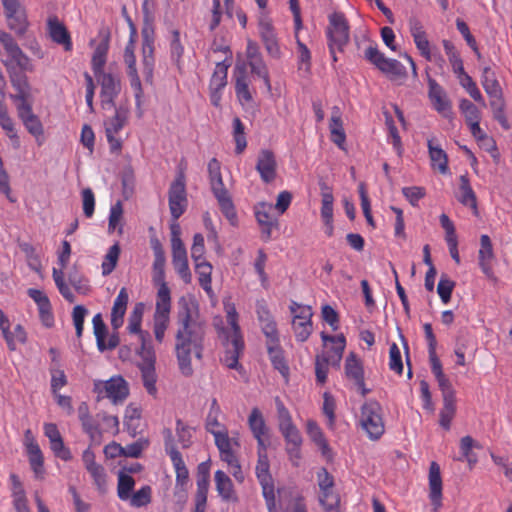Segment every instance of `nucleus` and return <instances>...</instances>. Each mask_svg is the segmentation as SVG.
<instances>
[{"label":"nucleus","mask_w":512,"mask_h":512,"mask_svg":"<svg viewBox=\"0 0 512 512\" xmlns=\"http://www.w3.org/2000/svg\"><path fill=\"white\" fill-rule=\"evenodd\" d=\"M175 354L179 370L185 377L193 375L192 355L198 360L203 357L207 325L198 319V305L184 297L179 301L176 316Z\"/></svg>","instance_id":"f257e3e1"},{"label":"nucleus","mask_w":512,"mask_h":512,"mask_svg":"<svg viewBox=\"0 0 512 512\" xmlns=\"http://www.w3.org/2000/svg\"><path fill=\"white\" fill-rule=\"evenodd\" d=\"M208 173L211 190L218 201L221 212L232 226H237L238 218L235 206L228 190L224 186L221 175L220 162L216 158H212L209 161Z\"/></svg>","instance_id":"f03ea898"},{"label":"nucleus","mask_w":512,"mask_h":512,"mask_svg":"<svg viewBox=\"0 0 512 512\" xmlns=\"http://www.w3.org/2000/svg\"><path fill=\"white\" fill-rule=\"evenodd\" d=\"M151 0H144L142 4L144 26L141 31L142 35V73L145 81L149 84L153 83V71L155 65L154 58V28L153 14L150 11L149 3Z\"/></svg>","instance_id":"7ed1b4c3"},{"label":"nucleus","mask_w":512,"mask_h":512,"mask_svg":"<svg viewBox=\"0 0 512 512\" xmlns=\"http://www.w3.org/2000/svg\"><path fill=\"white\" fill-rule=\"evenodd\" d=\"M227 322L231 326L232 332L227 336L226 350L222 362L229 368L238 370L242 368L239 364V358L244 350V340L238 324V314L234 305L226 307Z\"/></svg>","instance_id":"20e7f679"},{"label":"nucleus","mask_w":512,"mask_h":512,"mask_svg":"<svg viewBox=\"0 0 512 512\" xmlns=\"http://www.w3.org/2000/svg\"><path fill=\"white\" fill-rule=\"evenodd\" d=\"M326 37L332 61L336 63L338 61L337 52L343 53L350 41V27L343 13L334 12L329 16Z\"/></svg>","instance_id":"39448f33"},{"label":"nucleus","mask_w":512,"mask_h":512,"mask_svg":"<svg viewBox=\"0 0 512 512\" xmlns=\"http://www.w3.org/2000/svg\"><path fill=\"white\" fill-rule=\"evenodd\" d=\"M364 58L392 81L407 77L405 67L396 59L386 58L377 46L369 45L364 50Z\"/></svg>","instance_id":"423d86ee"},{"label":"nucleus","mask_w":512,"mask_h":512,"mask_svg":"<svg viewBox=\"0 0 512 512\" xmlns=\"http://www.w3.org/2000/svg\"><path fill=\"white\" fill-rule=\"evenodd\" d=\"M360 423L372 440H378L384 433L382 407L376 400H369L361 407Z\"/></svg>","instance_id":"0eeeda50"},{"label":"nucleus","mask_w":512,"mask_h":512,"mask_svg":"<svg viewBox=\"0 0 512 512\" xmlns=\"http://www.w3.org/2000/svg\"><path fill=\"white\" fill-rule=\"evenodd\" d=\"M128 24L131 30L130 39L124 50V62L127 65V74L130 78L131 87L135 90V98L137 106H140L141 97L143 95V89L141 80L136 68V57L134 54L135 50V38L137 36V30L132 22L131 18L128 17Z\"/></svg>","instance_id":"6e6552de"},{"label":"nucleus","mask_w":512,"mask_h":512,"mask_svg":"<svg viewBox=\"0 0 512 512\" xmlns=\"http://www.w3.org/2000/svg\"><path fill=\"white\" fill-rule=\"evenodd\" d=\"M168 201L171 216L176 221L186 211L188 205L186 192V177L183 169H179L176 178L168 191Z\"/></svg>","instance_id":"1a4fd4ad"},{"label":"nucleus","mask_w":512,"mask_h":512,"mask_svg":"<svg viewBox=\"0 0 512 512\" xmlns=\"http://www.w3.org/2000/svg\"><path fill=\"white\" fill-rule=\"evenodd\" d=\"M94 391L98 394L97 402L107 397L115 405L123 403L129 396L128 383L122 376H114L105 382H95Z\"/></svg>","instance_id":"9d476101"},{"label":"nucleus","mask_w":512,"mask_h":512,"mask_svg":"<svg viewBox=\"0 0 512 512\" xmlns=\"http://www.w3.org/2000/svg\"><path fill=\"white\" fill-rule=\"evenodd\" d=\"M101 86V105L103 109L107 107H115V98L121 91V82L118 76L111 73L102 72L95 75Z\"/></svg>","instance_id":"9b49d317"},{"label":"nucleus","mask_w":512,"mask_h":512,"mask_svg":"<svg viewBox=\"0 0 512 512\" xmlns=\"http://www.w3.org/2000/svg\"><path fill=\"white\" fill-rule=\"evenodd\" d=\"M248 426L257 441V448L268 447L270 444L269 428L259 408L254 407L251 410Z\"/></svg>","instance_id":"f8f14e48"},{"label":"nucleus","mask_w":512,"mask_h":512,"mask_svg":"<svg viewBox=\"0 0 512 512\" xmlns=\"http://www.w3.org/2000/svg\"><path fill=\"white\" fill-rule=\"evenodd\" d=\"M259 34L269 56L279 59L281 50L271 20L267 16L259 19Z\"/></svg>","instance_id":"ddd939ff"},{"label":"nucleus","mask_w":512,"mask_h":512,"mask_svg":"<svg viewBox=\"0 0 512 512\" xmlns=\"http://www.w3.org/2000/svg\"><path fill=\"white\" fill-rule=\"evenodd\" d=\"M313 311L311 306H304L302 310L292 318V329L296 340L305 342L313 332Z\"/></svg>","instance_id":"4468645a"},{"label":"nucleus","mask_w":512,"mask_h":512,"mask_svg":"<svg viewBox=\"0 0 512 512\" xmlns=\"http://www.w3.org/2000/svg\"><path fill=\"white\" fill-rule=\"evenodd\" d=\"M268 447L257 448L258 461L256 476L262 488V494L273 493L274 481L270 474V463L267 455Z\"/></svg>","instance_id":"2eb2a0df"},{"label":"nucleus","mask_w":512,"mask_h":512,"mask_svg":"<svg viewBox=\"0 0 512 512\" xmlns=\"http://www.w3.org/2000/svg\"><path fill=\"white\" fill-rule=\"evenodd\" d=\"M255 168L263 182H273L277 176V162L274 152L269 149L260 150Z\"/></svg>","instance_id":"dca6fc26"},{"label":"nucleus","mask_w":512,"mask_h":512,"mask_svg":"<svg viewBox=\"0 0 512 512\" xmlns=\"http://www.w3.org/2000/svg\"><path fill=\"white\" fill-rule=\"evenodd\" d=\"M429 498L435 512L442 506V478L440 467L436 462H432L429 468Z\"/></svg>","instance_id":"f3484780"},{"label":"nucleus","mask_w":512,"mask_h":512,"mask_svg":"<svg viewBox=\"0 0 512 512\" xmlns=\"http://www.w3.org/2000/svg\"><path fill=\"white\" fill-rule=\"evenodd\" d=\"M266 346L270 361L274 369L278 370L283 377L287 378L289 376V366L284 357V351L280 346L279 337H277L276 340H267Z\"/></svg>","instance_id":"a211bd4d"},{"label":"nucleus","mask_w":512,"mask_h":512,"mask_svg":"<svg viewBox=\"0 0 512 512\" xmlns=\"http://www.w3.org/2000/svg\"><path fill=\"white\" fill-rule=\"evenodd\" d=\"M48 32L53 42L62 45L65 51L72 50L71 36L67 28L56 16L48 19Z\"/></svg>","instance_id":"6ab92c4d"},{"label":"nucleus","mask_w":512,"mask_h":512,"mask_svg":"<svg viewBox=\"0 0 512 512\" xmlns=\"http://www.w3.org/2000/svg\"><path fill=\"white\" fill-rule=\"evenodd\" d=\"M281 434L286 441V451L291 459H300V447L302 437L300 431L294 424L279 428Z\"/></svg>","instance_id":"aec40b11"},{"label":"nucleus","mask_w":512,"mask_h":512,"mask_svg":"<svg viewBox=\"0 0 512 512\" xmlns=\"http://www.w3.org/2000/svg\"><path fill=\"white\" fill-rule=\"evenodd\" d=\"M17 114L27 131L33 135L38 144L41 145L42 141H40L39 138L43 137L44 129L39 117L33 113L32 108H29L28 105L23 107Z\"/></svg>","instance_id":"412c9836"},{"label":"nucleus","mask_w":512,"mask_h":512,"mask_svg":"<svg viewBox=\"0 0 512 512\" xmlns=\"http://www.w3.org/2000/svg\"><path fill=\"white\" fill-rule=\"evenodd\" d=\"M235 77V92L239 101L246 103L253 100L252 94L249 90V79L244 64H237L234 69Z\"/></svg>","instance_id":"4be33fe9"},{"label":"nucleus","mask_w":512,"mask_h":512,"mask_svg":"<svg viewBox=\"0 0 512 512\" xmlns=\"http://www.w3.org/2000/svg\"><path fill=\"white\" fill-rule=\"evenodd\" d=\"M430 361L431 371L435 376L439 389L442 392V398L456 397L455 390L448 377L444 374L442 364L439 358Z\"/></svg>","instance_id":"5701e85b"},{"label":"nucleus","mask_w":512,"mask_h":512,"mask_svg":"<svg viewBox=\"0 0 512 512\" xmlns=\"http://www.w3.org/2000/svg\"><path fill=\"white\" fill-rule=\"evenodd\" d=\"M345 376L347 379L362 386L364 379V367L362 361L354 352H350L345 360Z\"/></svg>","instance_id":"b1692460"},{"label":"nucleus","mask_w":512,"mask_h":512,"mask_svg":"<svg viewBox=\"0 0 512 512\" xmlns=\"http://www.w3.org/2000/svg\"><path fill=\"white\" fill-rule=\"evenodd\" d=\"M257 316L258 320L262 324V332L264 333L266 339L276 340V338L279 337V332L277 329V324L268 308L264 305L258 306Z\"/></svg>","instance_id":"393cba45"},{"label":"nucleus","mask_w":512,"mask_h":512,"mask_svg":"<svg viewBox=\"0 0 512 512\" xmlns=\"http://www.w3.org/2000/svg\"><path fill=\"white\" fill-rule=\"evenodd\" d=\"M113 108L115 109L114 116L104 122L105 133L117 134L127 124L129 109L124 104Z\"/></svg>","instance_id":"a878e982"},{"label":"nucleus","mask_w":512,"mask_h":512,"mask_svg":"<svg viewBox=\"0 0 512 512\" xmlns=\"http://www.w3.org/2000/svg\"><path fill=\"white\" fill-rule=\"evenodd\" d=\"M216 490L225 501H237V496L234 492V486L231 479L225 472L218 470L215 472Z\"/></svg>","instance_id":"bb28decb"},{"label":"nucleus","mask_w":512,"mask_h":512,"mask_svg":"<svg viewBox=\"0 0 512 512\" xmlns=\"http://www.w3.org/2000/svg\"><path fill=\"white\" fill-rule=\"evenodd\" d=\"M427 146L432 167H437L442 174L447 173L448 156L446 152L439 146L434 145V139H429L427 142Z\"/></svg>","instance_id":"cd10ccee"},{"label":"nucleus","mask_w":512,"mask_h":512,"mask_svg":"<svg viewBox=\"0 0 512 512\" xmlns=\"http://www.w3.org/2000/svg\"><path fill=\"white\" fill-rule=\"evenodd\" d=\"M143 313H144V304L137 303V304H135L132 312L130 313L129 319H128V321H129L128 326H127L128 331L133 334H138L139 338L150 337L149 332L143 331L141 329Z\"/></svg>","instance_id":"c85d7f7f"},{"label":"nucleus","mask_w":512,"mask_h":512,"mask_svg":"<svg viewBox=\"0 0 512 512\" xmlns=\"http://www.w3.org/2000/svg\"><path fill=\"white\" fill-rule=\"evenodd\" d=\"M171 461L176 471V488L185 492V486L189 481V472L180 452H173Z\"/></svg>","instance_id":"c756f323"},{"label":"nucleus","mask_w":512,"mask_h":512,"mask_svg":"<svg viewBox=\"0 0 512 512\" xmlns=\"http://www.w3.org/2000/svg\"><path fill=\"white\" fill-rule=\"evenodd\" d=\"M481 84L488 96H496L497 93L500 95L503 91L495 72L489 66L483 68Z\"/></svg>","instance_id":"7c9ffc66"},{"label":"nucleus","mask_w":512,"mask_h":512,"mask_svg":"<svg viewBox=\"0 0 512 512\" xmlns=\"http://www.w3.org/2000/svg\"><path fill=\"white\" fill-rule=\"evenodd\" d=\"M460 191L461 196L458 200L465 206H470L474 213L477 214V200L476 195L470 185L469 178L467 175L460 176Z\"/></svg>","instance_id":"2f4dec72"},{"label":"nucleus","mask_w":512,"mask_h":512,"mask_svg":"<svg viewBox=\"0 0 512 512\" xmlns=\"http://www.w3.org/2000/svg\"><path fill=\"white\" fill-rule=\"evenodd\" d=\"M473 448L481 449V445L476 442L471 436H464L460 440V450L462 457L458 460L462 461L465 459L468 462L470 469L477 463V456L472 452Z\"/></svg>","instance_id":"473e14b6"},{"label":"nucleus","mask_w":512,"mask_h":512,"mask_svg":"<svg viewBox=\"0 0 512 512\" xmlns=\"http://www.w3.org/2000/svg\"><path fill=\"white\" fill-rule=\"evenodd\" d=\"M27 453L33 472L36 474V476L42 475L44 473V458L39 445L31 441L27 445Z\"/></svg>","instance_id":"72a5a7b5"},{"label":"nucleus","mask_w":512,"mask_h":512,"mask_svg":"<svg viewBox=\"0 0 512 512\" xmlns=\"http://www.w3.org/2000/svg\"><path fill=\"white\" fill-rule=\"evenodd\" d=\"M230 62L227 63V59L216 64L214 73L210 80V89L222 90L227 85V73Z\"/></svg>","instance_id":"f704fd0d"},{"label":"nucleus","mask_w":512,"mask_h":512,"mask_svg":"<svg viewBox=\"0 0 512 512\" xmlns=\"http://www.w3.org/2000/svg\"><path fill=\"white\" fill-rule=\"evenodd\" d=\"M456 413V397L443 398V407L440 410V425L445 430H449L451 426V421L454 418Z\"/></svg>","instance_id":"c9c22d12"},{"label":"nucleus","mask_w":512,"mask_h":512,"mask_svg":"<svg viewBox=\"0 0 512 512\" xmlns=\"http://www.w3.org/2000/svg\"><path fill=\"white\" fill-rule=\"evenodd\" d=\"M108 48H109L108 39H105L102 42H100L98 44V46L96 47V49L94 50L92 60H91L94 75L104 72L103 68L106 63Z\"/></svg>","instance_id":"e433bc0d"},{"label":"nucleus","mask_w":512,"mask_h":512,"mask_svg":"<svg viewBox=\"0 0 512 512\" xmlns=\"http://www.w3.org/2000/svg\"><path fill=\"white\" fill-rule=\"evenodd\" d=\"M6 18L9 29L13 30L17 36L21 37L26 33L29 22L25 10L8 15Z\"/></svg>","instance_id":"4c0bfd02"},{"label":"nucleus","mask_w":512,"mask_h":512,"mask_svg":"<svg viewBox=\"0 0 512 512\" xmlns=\"http://www.w3.org/2000/svg\"><path fill=\"white\" fill-rule=\"evenodd\" d=\"M195 271L199 276V285L206 291L210 292L211 288V273L212 265L204 261L195 262Z\"/></svg>","instance_id":"58836bf2"},{"label":"nucleus","mask_w":512,"mask_h":512,"mask_svg":"<svg viewBox=\"0 0 512 512\" xmlns=\"http://www.w3.org/2000/svg\"><path fill=\"white\" fill-rule=\"evenodd\" d=\"M307 434L311 440L319 446L323 455H326L327 452L330 451L323 432L315 421L309 420L307 422Z\"/></svg>","instance_id":"ea45409f"},{"label":"nucleus","mask_w":512,"mask_h":512,"mask_svg":"<svg viewBox=\"0 0 512 512\" xmlns=\"http://www.w3.org/2000/svg\"><path fill=\"white\" fill-rule=\"evenodd\" d=\"M120 252H121V249H120L119 243H115L114 245H112L109 248V250L102 262V265H101L102 274L104 276L111 274L113 272V270L116 268L118 260H119Z\"/></svg>","instance_id":"a19ab883"},{"label":"nucleus","mask_w":512,"mask_h":512,"mask_svg":"<svg viewBox=\"0 0 512 512\" xmlns=\"http://www.w3.org/2000/svg\"><path fill=\"white\" fill-rule=\"evenodd\" d=\"M156 286H159L158 293H157V303H156V310L158 314H165L168 315L170 311V289L167 286L166 282L155 284Z\"/></svg>","instance_id":"79ce46f5"},{"label":"nucleus","mask_w":512,"mask_h":512,"mask_svg":"<svg viewBox=\"0 0 512 512\" xmlns=\"http://www.w3.org/2000/svg\"><path fill=\"white\" fill-rule=\"evenodd\" d=\"M172 263L181 279L186 284H189L191 282L192 275L189 269L187 253L172 255Z\"/></svg>","instance_id":"37998d69"},{"label":"nucleus","mask_w":512,"mask_h":512,"mask_svg":"<svg viewBox=\"0 0 512 512\" xmlns=\"http://www.w3.org/2000/svg\"><path fill=\"white\" fill-rule=\"evenodd\" d=\"M138 368L141 371L142 381H143V385H144L145 389L147 390V392L150 395L155 396L157 393V388H156L157 376H156V372H155V365L154 366H151V365L150 366H138Z\"/></svg>","instance_id":"c03bdc74"},{"label":"nucleus","mask_w":512,"mask_h":512,"mask_svg":"<svg viewBox=\"0 0 512 512\" xmlns=\"http://www.w3.org/2000/svg\"><path fill=\"white\" fill-rule=\"evenodd\" d=\"M245 127L240 118L235 117L233 119V138L236 144L235 153L242 154L247 147V141L245 136Z\"/></svg>","instance_id":"a18cd8bd"},{"label":"nucleus","mask_w":512,"mask_h":512,"mask_svg":"<svg viewBox=\"0 0 512 512\" xmlns=\"http://www.w3.org/2000/svg\"><path fill=\"white\" fill-rule=\"evenodd\" d=\"M134 485L135 481L130 475L124 473L123 471H119L117 493L121 500H127L131 497V492L134 488Z\"/></svg>","instance_id":"49530a36"},{"label":"nucleus","mask_w":512,"mask_h":512,"mask_svg":"<svg viewBox=\"0 0 512 512\" xmlns=\"http://www.w3.org/2000/svg\"><path fill=\"white\" fill-rule=\"evenodd\" d=\"M296 42L298 49V70L303 71L305 74H309L311 71V53L308 47L302 43L298 34L296 33Z\"/></svg>","instance_id":"de8ad7c7"},{"label":"nucleus","mask_w":512,"mask_h":512,"mask_svg":"<svg viewBox=\"0 0 512 512\" xmlns=\"http://www.w3.org/2000/svg\"><path fill=\"white\" fill-rule=\"evenodd\" d=\"M140 341L141 347L138 353L142 358V363H139L138 366H154L156 356L153 347L150 344V337L140 338Z\"/></svg>","instance_id":"09e8293b"},{"label":"nucleus","mask_w":512,"mask_h":512,"mask_svg":"<svg viewBox=\"0 0 512 512\" xmlns=\"http://www.w3.org/2000/svg\"><path fill=\"white\" fill-rule=\"evenodd\" d=\"M92 323H93L94 334L96 337L97 347H98L99 351L103 352L104 339H106V336L108 334V328H107L106 324L104 323V321L102 319V315L100 313L96 314L93 317Z\"/></svg>","instance_id":"8fccbe9b"},{"label":"nucleus","mask_w":512,"mask_h":512,"mask_svg":"<svg viewBox=\"0 0 512 512\" xmlns=\"http://www.w3.org/2000/svg\"><path fill=\"white\" fill-rule=\"evenodd\" d=\"M459 108L465 116L467 125L470 123L480 122V111L475 104L468 99H462L460 101Z\"/></svg>","instance_id":"3c124183"},{"label":"nucleus","mask_w":512,"mask_h":512,"mask_svg":"<svg viewBox=\"0 0 512 512\" xmlns=\"http://www.w3.org/2000/svg\"><path fill=\"white\" fill-rule=\"evenodd\" d=\"M459 82L460 85L468 92V94L474 101L481 103L485 106V101L480 90L478 89L476 83L468 74H464V76H461V78H459Z\"/></svg>","instance_id":"603ef678"},{"label":"nucleus","mask_w":512,"mask_h":512,"mask_svg":"<svg viewBox=\"0 0 512 512\" xmlns=\"http://www.w3.org/2000/svg\"><path fill=\"white\" fill-rule=\"evenodd\" d=\"M329 356L326 354L316 355L315 357V375L316 381L323 385L327 380L329 370Z\"/></svg>","instance_id":"864d4df0"},{"label":"nucleus","mask_w":512,"mask_h":512,"mask_svg":"<svg viewBox=\"0 0 512 512\" xmlns=\"http://www.w3.org/2000/svg\"><path fill=\"white\" fill-rule=\"evenodd\" d=\"M5 51L21 70H31L30 59L23 53L18 44Z\"/></svg>","instance_id":"5fc2aeb1"},{"label":"nucleus","mask_w":512,"mask_h":512,"mask_svg":"<svg viewBox=\"0 0 512 512\" xmlns=\"http://www.w3.org/2000/svg\"><path fill=\"white\" fill-rule=\"evenodd\" d=\"M251 72L262 78L268 90L271 89L270 77L268 68L263 60V57L248 61Z\"/></svg>","instance_id":"6e6d98bb"},{"label":"nucleus","mask_w":512,"mask_h":512,"mask_svg":"<svg viewBox=\"0 0 512 512\" xmlns=\"http://www.w3.org/2000/svg\"><path fill=\"white\" fill-rule=\"evenodd\" d=\"M455 287V282L448 278L446 274H442L438 286L437 293L443 303H448L451 300V295Z\"/></svg>","instance_id":"4d7b16f0"},{"label":"nucleus","mask_w":512,"mask_h":512,"mask_svg":"<svg viewBox=\"0 0 512 512\" xmlns=\"http://www.w3.org/2000/svg\"><path fill=\"white\" fill-rule=\"evenodd\" d=\"M171 229V247H172V255L187 253L185 245L180 238L181 228L180 225L176 222L172 223L170 226Z\"/></svg>","instance_id":"13d9d810"},{"label":"nucleus","mask_w":512,"mask_h":512,"mask_svg":"<svg viewBox=\"0 0 512 512\" xmlns=\"http://www.w3.org/2000/svg\"><path fill=\"white\" fill-rule=\"evenodd\" d=\"M0 126L6 131L8 137L14 142L15 147L19 146V137L16 133L14 122L8 115L7 110L0 113Z\"/></svg>","instance_id":"bf43d9fd"},{"label":"nucleus","mask_w":512,"mask_h":512,"mask_svg":"<svg viewBox=\"0 0 512 512\" xmlns=\"http://www.w3.org/2000/svg\"><path fill=\"white\" fill-rule=\"evenodd\" d=\"M321 317L324 322H326L333 331L339 329V314L338 312L329 304H325L321 308Z\"/></svg>","instance_id":"052dcab7"},{"label":"nucleus","mask_w":512,"mask_h":512,"mask_svg":"<svg viewBox=\"0 0 512 512\" xmlns=\"http://www.w3.org/2000/svg\"><path fill=\"white\" fill-rule=\"evenodd\" d=\"M20 249L25 253L29 267L38 272L41 269V261L39 256L36 254L35 248L30 243H21Z\"/></svg>","instance_id":"680f3d73"},{"label":"nucleus","mask_w":512,"mask_h":512,"mask_svg":"<svg viewBox=\"0 0 512 512\" xmlns=\"http://www.w3.org/2000/svg\"><path fill=\"white\" fill-rule=\"evenodd\" d=\"M88 313V310L83 305H76L73 308L72 318L73 324L76 330V336L80 338L83 333L84 319Z\"/></svg>","instance_id":"e2e57ef3"},{"label":"nucleus","mask_w":512,"mask_h":512,"mask_svg":"<svg viewBox=\"0 0 512 512\" xmlns=\"http://www.w3.org/2000/svg\"><path fill=\"white\" fill-rule=\"evenodd\" d=\"M11 99L17 103V113L28 105L29 108H32L33 98L31 94V87L29 89H21L18 90L16 94L10 96Z\"/></svg>","instance_id":"0e129e2a"},{"label":"nucleus","mask_w":512,"mask_h":512,"mask_svg":"<svg viewBox=\"0 0 512 512\" xmlns=\"http://www.w3.org/2000/svg\"><path fill=\"white\" fill-rule=\"evenodd\" d=\"M320 503L327 511H334L338 508L340 503V497L338 494L331 490L322 491L320 495Z\"/></svg>","instance_id":"69168bd1"},{"label":"nucleus","mask_w":512,"mask_h":512,"mask_svg":"<svg viewBox=\"0 0 512 512\" xmlns=\"http://www.w3.org/2000/svg\"><path fill=\"white\" fill-rule=\"evenodd\" d=\"M389 368L398 374L403 372V363L399 347L396 343L390 346L389 350Z\"/></svg>","instance_id":"338daca9"},{"label":"nucleus","mask_w":512,"mask_h":512,"mask_svg":"<svg viewBox=\"0 0 512 512\" xmlns=\"http://www.w3.org/2000/svg\"><path fill=\"white\" fill-rule=\"evenodd\" d=\"M131 505L134 507H142L151 501V487L146 485L135 492L131 497Z\"/></svg>","instance_id":"774afa93"}]
</instances>
